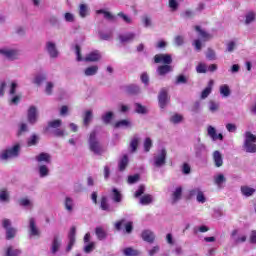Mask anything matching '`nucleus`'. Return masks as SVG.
<instances>
[{"mask_svg": "<svg viewBox=\"0 0 256 256\" xmlns=\"http://www.w3.org/2000/svg\"><path fill=\"white\" fill-rule=\"evenodd\" d=\"M135 37H137V34L134 32H127L119 35V41L120 43H133V41H135Z\"/></svg>", "mask_w": 256, "mask_h": 256, "instance_id": "nucleus-18", "label": "nucleus"}, {"mask_svg": "<svg viewBox=\"0 0 256 256\" xmlns=\"http://www.w3.org/2000/svg\"><path fill=\"white\" fill-rule=\"evenodd\" d=\"M215 167H223V155L219 150H216L212 154Z\"/></svg>", "mask_w": 256, "mask_h": 256, "instance_id": "nucleus-21", "label": "nucleus"}, {"mask_svg": "<svg viewBox=\"0 0 256 256\" xmlns=\"http://www.w3.org/2000/svg\"><path fill=\"white\" fill-rule=\"evenodd\" d=\"M219 107H220L219 102L210 101L208 104V108L211 113H217V111H219Z\"/></svg>", "mask_w": 256, "mask_h": 256, "instance_id": "nucleus-47", "label": "nucleus"}, {"mask_svg": "<svg viewBox=\"0 0 256 256\" xmlns=\"http://www.w3.org/2000/svg\"><path fill=\"white\" fill-rule=\"evenodd\" d=\"M64 21H66V23H75V14L66 12L64 14Z\"/></svg>", "mask_w": 256, "mask_h": 256, "instance_id": "nucleus-51", "label": "nucleus"}, {"mask_svg": "<svg viewBox=\"0 0 256 256\" xmlns=\"http://www.w3.org/2000/svg\"><path fill=\"white\" fill-rule=\"evenodd\" d=\"M115 129H131L133 127V124H131V121L124 119L116 122L114 124Z\"/></svg>", "mask_w": 256, "mask_h": 256, "instance_id": "nucleus-26", "label": "nucleus"}, {"mask_svg": "<svg viewBox=\"0 0 256 256\" xmlns=\"http://www.w3.org/2000/svg\"><path fill=\"white\" fill-rule=\"evenodd\" d=\"M29 231L30 235L34 237H39L40 235L39 228H37V225H35V219L33 218H30L29 220Z\"/></svg>", "mask_w": 256, "mask_h": 256, "instance_id": "nucleus-27", "label": "nucleus"}, {"mask_svg": "<svg viewBox=\"0 0 256 256\" xmlns=\"http://www.w3.org/2000/svg\"><path fill=\"white\" fill-rule=\"evenodd\" d=\"M38 173L40 177H49V167L47 165H39Z\"/></svg>", "mask_w": 256, "mask_h": 256, "instance_id": "nucleus-40", "label": "nucleus"}, {"mask_svg": "<svg viewBox=\"0 0 256 256\" xmlns=\"http://www.w3.org/2000/svg\"><path fill=\"white\" fill-rule=\"evenodd\" d=\"M21 251L19 250H13V247L9 246L7 249H6V254L5 256H18L20 255Z\"/></svg>", "mask_w": 256, "mask_h": 256, "instance_id": "nucleus-56", "label": "nucleus"}, {"mask_svg": "<svg viewBox=\"0 0 256 256\" xmlns=\"http://www.w3.org/2000/svg\"><path fill=\"white\" fill-rule=\"evenodd\" d=\"M55 87V83L47 82L45 86L46 95H53V88Z\"/></svg>", "mask_w": 256, "mask_h": 256, "instance_id": "nucleus-55", "label": "nucleus"}, {"mask_svg": "<svg viewBox=\"0 0 256 256\" xmlns=\"http://www.w3.org/2000/svg\"><path fill=\"white\" fill-rule=\"evenodd\" d=\"M192 113H199L201 111V102L196 101L190 108Z\"/></svg>", "mask_w": 256, "mask_h": 256, "instance_id": "nucleus-62", "label": "nucleus"}, {"mask_svg": "<svg viewBox=\"0 0 256 256\" xmlns=\"http://www.w3.org/2000/svg\"><path fill=\"white\" fill-rule=\"evenodd\" d=\"M158 103L160 109H165L167 107V103H169V95L167 94L166 89H162L158 95Z\"/></svg>", "mask_w": 256, "mask_h": 256, "instance_id": "nucleus-14", "label": "nucleus"}, {"mask_svg": "<svg viewBox=\"0 0 256 256\" xmlns=\"http://www.w3.org/2000/svg\"><path fill=\"white\" fill-rule=\"evenodd\" d=\"M173 71V66L171 64H164L157 68V73L161 77L167 75V73H171Z\"/></svg>", "mask_w": 256, "mask_h": 256, "instance_id": "nucleus-22", "label": "nucleus"}, {"mask_svg": "<svg viewBox=\"0 0 256 256\" xmlns=\"http://www.w3.org/2000/svg\"><path fill=\"white\" fill-rule=\"evenodd\" d=\"M141 237L143 241H146L147 243H153V241H155V233L151 230H144Z\"/></svg>", "mask_w": 256, "mask_h": 256, "instance_id": "nucleus-24", "label": "nucleus"}, {"mask_svg": "<svg viewBox=\"0 0 256 256\" xmlns=\"http://www.w3.org/2000/svg\"><path fill=\"white\" fill-rule=\"evenodd\" d=\"M183 122V115L181 114H173L170 117V123H173V125H179V123Z\"/></svg>", "mask_w": 256, "mask_h": 256, "instance_id": "nucleus-43", "label": "nucleus"}, {"mask_svg": "<svg viewBox=\"0 0 256 256\" xmlns=\"http://www.w3.org/2000/svg\"><path fill=\"white\" fill-rule=\"evenodd\" d=\"M179 201H181V193H172L170 196V203L175 205V203H178Z\"/></svg>", "mask_w": 256, "mask_h": 256, "instance_id": "nucleus-52", "label": "nucleus"}, {"mask_svg": "<svg viewBox=\"0 0 256 256\" xmlns=\"http://www.w3.org/2000/svg\"><path fill=\"white\" fill-rule=\"evenodd\" d=\"M78 15L80 19H87L89 15H91V8H89V5L85 3H81L78 5Z\"/></svg>", "mask_w": 256, "mask_h": 256, "instance_id": "nucleus-15", "label": "nucleus"}, {"mask_svg": "<svg viewBox=\"0 0 256 256\" xmlns=\"http://www.w3.org/2000/svg\"><path fill=\"white\" fill-rule=\"evenodd\" d=\"M134 199H136L140 205H151L154 201L153 195L145 193H135Z\"/></svg>", "mask_w": 256, "mask_h": 256, "instance_id": "nucleus-9", "label": "nucleus"}, {"mask_svg": "<svg viewBox=\"0 0 256 256\" xmlns=\"http://www.w3.org/2000/svg\"><path fill=\"white\" fill-rule=\"evenodd\" d=\"M123 253L125 256H135L137 255V250H134L133 248H126L123 250Z\"/></svg>", "mask_w": 256, "mask_h": 256, "instance_id": "nucleus-64", "label": "nucleus"}, {"mask_svg": "<svg viewBox=\"0 0 256 256\" xmlns=\"http://www.w3.org/2000/svg\"><path fill=\"white\" fill-rule=\"evenodd\" d=\"M139 141H140L139 136L135 135L134 137H132V139L130 141V145H129L130 153L137 152V147H139Z\"/></svg>", "mask_w": 256, "mask_h": 256, "instance_id": "nucleus-28", "label": "nucleus"}, {"mask_svg": "<svg viewBox=\"0 0 256 256\" xmlns=\"http://www.w3.org/2000/svg\"><path fill=\"white\" fill-rule=\"evenodd\" d=\"M207 133L212 141H223V134H217V129H215V127L208 126Z\"/></svg>", "mask_w": 256, "mask_h": 256, "instance_id": "nucleus-17", "label": "nucleus"}, {"mask_svg": "<svg viewBox=\"0 0 256 256\" xmlns=\"http://www.w3.org/2000/svg\"><path fill=\"white\" fill-rule=\"evenodd\" d=\"M128 165H129V156H127V154H125L118 161V169H119V171H125V169H127Z\"/></svg>", "mask_w": 256, "mask_h": 256, "instance_id": "nucleus-31", "label": "nucleus"}, {"mask_svg": "<svg viewBox=\"0 0 256 256\" xmlns=\"http://www.w3.org/2000/svg\"><path fill=\"white\" fill-rule=\"evenodd\" d=\"M73 245H75V228H71L69 233V243L66 247V253H69L71 249H73Z\"/></svg>", "mask_w": 256, "mask_h": 256, "instance_id": "nucleus-30", "label": "nucleus"}, {"mask_svg": "<svg viewBox=\"0 0 256 256\" xmlns=\"http://www.w3.org/2000/svg\"><path fill=\"white\" fill-rule=\"evenodd\" d=\"M226 130L228 133H236L237 132V125L233 123L226 124Z\"/></svg>", "mask_w": 256, "mask_h": 256, "instance_id": "nucleus-63", "label": "nucleus"}, {"mask_svg": "<svg viewBox=\"0 0 256 256\" xmlns=\"http://www.w3.org/2000/svg\"><path fill=\"white\" fill-rule=\"evenodd\" d=\"M153 160L154 167H163V165L167 163V150L165 148L158 150L157 153L154 154Z\"/></svg>", "mask_w": 256, "mask_h": 256, "instance_id": "nucleus-7", "label": "nucleus"}, {"mask_svg": "<svg viewBox=\"0 0 256 256\" xmlns=\"http://www.w3.org/2000/svg\"><path fill=\"white\" fill-rule=\"evenodd\" d=\"M61 245H62L61 237L54 236L51 247H50V251L52 255H57V253H59V249H61Z\"/></svg>", "mask_w": 256, "mask_h": 256, "instance_id": "nucleus-16", "label": "nucleus"}, {"mask_svg": "<svg viewBox=\"0 0 256 256\" xmlns=\"http://www.w3.org/2000/svg\"><path fill=\"white\" fill-rule=\"evenodd\" d=\"M214 83L215 82H213V80H210L208 82V86L201 93V99H207L209 95H211V92L213 91Z\"/></svg>", "mask_w": 256, "mask_h": 256, "instance_id": "nucleus-32", "label": "nucleus"}, {"mask_svg": "<svg viewBox=\"0 0 256 256\" xmlns=\"http://www.w3.org/2000/svg\"><path fill=\"white\" fill-rule=\"evenodd\" d=\"M102 121L105 123V125H109L111 121L113 120V112L109 111L102 115Z\"/></svg>", "mask_w": 256, "mask_h": 256, "instance_id": "nucleus-44", "label": "nucleus"}, {"mask_svg": "<svg viewBox=\"0 0 256 256\" xmlns=\"http://www.w3.org/2000/svg\"><path fill=\"white\" fill-rule=\"evenodd\" d=\"M91 241V234L86 233L84 236V248L83 251L84 253H93L95 251V242H90Z\"/></svg>", "mask_w": 256, "mask_h": 256, "instance_id": "nucleus-12", "label": "nucleus"}, {"mask_svg": "<svg viewBox=\"0 0 256 256\" xmlns=\"http://www.w3.org/2000/svg\"><path fill=\"white\" fill-rule=\"evenodd\" d=\"M142 23L144 25V27L147 29L149 27H151V25H153V22L151 20V17L149 16H143L142 17Z\"/></svg>", "mask_w": 256, "mask_h": 256, "instance_id": "nucleus-60", "label": "nucleus"}, {"mask_svg": "<svg viewBox=\"0 0 256 256\" xmlns=\"http://www.w3.org/2000/svg\"><path fill=\"white\" fill-rule=\"evenodd\" d=\"M97 15H104V19H107L108 21H115V16L111 14V12H107L103 9L96 11Z\"/></svg>", "mask_w": 256, "mask_h": 256, "instance_id": "nucleus-39", "label": "nucleus"}, {"mask_svg": "<svg viewBox=\"0 0 256 256\" xmlns=\"http://www.w3.org/2000/svg\"><path fill=\"white\" fill-rule=\"evenodd\" d=\"M85 77H94L97 73H99V66L92 65L84 69L83 71Z\"/></svg>", "mask_w": 256, "mask_h": 256, "instance_id": "nucleus-25", "label": "nucleus"}, {"mask_svg": "<svg viewBox=\"0 0 256 256\" xmlns=\"http://www.w3.org/2000/svg\"><path fill=\"white\" fill-rule=\"evenodd\" d=\"M37 143H39V136H37V135H32L29 139H28V141H27V145H28V147H33V146H35V145H37Z\"/></svg>", "mask_w": 256, "mask_h": 256, "instance_id": "nucleus-49", "label": "nucleus"}, {"mask_svg": "<svg viewBox=\"0 0 256 256\" xmlns=\"http://www.w3.org/2000/svg\"><path fill=\"white\" fill-rule=\"evenodd\" d=\"M154 63H162L163 65H171L173 57L171 54H156L154 56Z\"/></svg>", "mask_w": 256, "mask_h": 256, "instance_id": "nucleus-11", "label": "nucleus"}, {"mask_svg": "<svg viewBox=\"0 0 256 256\" xmlns=\"http://www.w3.org/2000/svg\"><path fill=\"white\" fill-rule=\"evenodd\" d=\"M19 204L22 207H27V209H31L33 207V201L29 200L28 198H22L19 200Z\"/></svg>", "mask_w": 256, "mask_h": 256, "instance_id": "nucleus-48", "label": "nucleus"}, {"mask_svg": "<svg viewBox=\"0 0 256 256\" xmlns=\"http://www.w3.org/2000/svg\"><path fill=\"white\" fill-rule=\"evenodd\" d=\"M197 73H207L208 67L205 63H199L196 67Z\"/></svg>", "mask_w": 256, "mask_h": 256, "instance_id": "nucleus-59", "label": "nucleus"}, {"mask_svg": "<svg viewBox=\"0 0 256 256\" xmlns=\"http://www.w3.org/2000/svg\"><path fill=\"white\" fill-rule=\"evenodd\" d=\"M206 57L209 59V61H215V59H217V54L215 53V50L208 48Z\"/></svg>", "mask_w": 256, "mask_h": 256, "instance_id": "nucleus-54", "label": "nucleus"}, {"mask_svg": "<svg viewBox=\"0 0 256 256\" xmlns=\"http://www.w3.org/2000/svg\"><path fill=\"white\" fill-rule=\"evenodd\" d=\"M62 123L63 122L60 119L52 120L48 122V127H50L51 129H59V126L62 125Z\"/></svg>", "mask_w": 256, "mask_h": 256, "instance_id": "nucleus-53", "label": "nucleus"}, {"mask_svg": "<svg viewBox=\"0 0 256 256\" xmlns=\"http://www.w3.org/2000/svg\"><path fill=\"white\" fill-rule=\"evenodd\" d=\"M64 207L68 213H71L73 211V208L75 207V202L73 201V198L66 197L64 200Z\"/></svg>", "mask_w": 256, "mask_h": 256, "instance_id": "nucleus-35", "label": "nucleus"}, {"mask_svg": "<svg viewBox=\"0 0 256 256\" xmlns=\"http://www.w3.org/2000/svg\"><path fill=\"white\" fill-rule=\"evenodd\" d=\"M2 225L6 229V239H13L17 235V229L11 228V220L4 219Z\"/></svg>", "mask_w": 256, "mask_h": 256, "instance_id": "nucleus-10", "label": "nucleus"}, {"mask_svg": "<svg viewBox=\"0 0 256 256\" xmlns=\"http://www.w3.org/2000/svg\"><path fill=\"white\" fill-rule=\"evenodd\" d=\"M195 31L198 33V39L194 40L193 46L195 47L196 51H201L203 47V43L213 39V36L207 33L205 30L201 29L200 26H195Z\"/></svg>", "mask_w": 256, "mask_h": 256, "instance_id": "nucleus-3", "label": "nucleus"}, {"mask_svg": "<svg viewBox=\"0 0 256 256\" xmlns=\"http://www.w3.org/2000/svg\"><path fill=\"white\" fill-rule=\"evenodd\" d=\"M20 153H21V144L16 143L1 151L0 161L2 163H7V161H11V159H17Z\"/></svg>", "mask_w": 256, "mask_h": 256, "instance_id": "nucleus-1", "label": "nucleus"}, {"mask_svg": "<svg viewBox=\"0 0 256 256\" xmlns=\"http://www.w3.org/2000/svg\"><path fill=\"white\" fill-rule=\"evenodd\" d=\"M96 236L100 241H103V239L107 237V234L105 233V230H103V228H96Z\"/></svg>", "mask_w": 256, "mask_h": 256, "instance_id": "nucleus-57", "label": "nucleus"}, {"mask_svg": "<svg viewBox=\"0 0 256 256\" xmlns=\"http://www.w3.org/2000/svg\"><path fill=\"white\" fill-rule=\"evenodd\" d=\"M0 55L8 61H17L21 55V50L14 46H3L0 48Z\"/></svg>", "mask_w": 256, "mask_h": 256, "instance_id": "nucleus-2", "label": "nucleus"}, {"mask_svg": "<svg viewBox=\"0 0 256 256\" xmlns=\"http://www.w3.org/2000/svg\"><path fill=\"white\" fill-rule=\"evenodd\" d=\"M75 51L77 61H85L86 63H97V61H101V52L97 50L88 53L84 58L81 57V48L79 46L75 47Z\"/></svg>", "mask_w": 256, "mask_h": 256, "instance_id": "nucleus-4", "label": "nucleus"}, {"mask_svg": "<svg viewBox=\"0 0 256 256\" xmlns=\"http://www.w3.org/2000/svg\"><path fill=\"white\" fill-rule=\"evenodd\" d=\"M27 119L31 125H35V123H37V108L35 106H31L29 108Z\"/></svg>", "mask_w": 256, "mask_h": 256, "instance_id": "nucleus-20", "label": "nucleus"}, {"mask_svg": "<svg viewBox=\"0 0 256 256\" xmlns=\"http://www.w3.org/2000/svg\"><path fill=\"white\" fill-rule=\"evenodd\" d=\"M89 149L94 155H101L103 153V146L101 142L97 140V133L95 131L90 133L89 137Z\"/></svg>", "mask_w": 256, "mask_h": 256, "instance_id": "nucleus-6", "label": "nucleus"}, {"mask_svg": "<svg viewBox=\"0 0 256 256\" xmlns=\"http://www.w3.org/2000/svg\"><path fill=\"white\" fill-rule=\"evenodd\" d=\"M134 107H135L136 113H138L139 115H147L148 113L147 107L141 105V103H135Z\"/></svg>", "mask_w": 256, "mask_h": 256, "instance_id": "nucleus-41", "label": "nucleus"}, {"mask_svg": "<svg viewBox=\"0 0 256 256\" xmlns=\"http://www.w3.org/2000/svg\"><path fill=\"white\" fill-rule=\"evenodd\" d=\"M45 49L51 59H57L59 57V50H57V44H55L54 42H46Z\"/></svg>", "mask_w": 256, "mask_h": 256, "instance_id": "nucleus-13", "label": "nucleus"}, {"mask_svg": "<svg viewBox=\"0 0 256 256\" xmlns=\"http://www.w3.org/2000/svg\"><path fill=\"white\" fill-rule=\"evenodd\" d=\"M44 81H47V73H38L35 75L33 83L35 85H41Z\"/></svg>", "mask_w": 256, "mask_h": 256, "instance_id": "nucleus-36", "label": "nucleus"}, {"mask_svg": "<svg viewBox=\"0 0 256 256\" xmlns=\"http://www.w3.org/2000/svg\"><path fill=\"white\" fill-rule=\"evenodd\" d=\"M100 209H102V211H109V200L105 196L101 197Z\"/></svg>", "mask_w": 256, "mask_h": 256, "instance_id": "nucleus-45", "label": "nucleus"}, {"mask_svg": "<svg viewBox=\"0 0 256 256\" xmlns=\"http://www.w3.org/2000/svg\"><path fill=\"white\" fill-rule=\"evenodd\" d=\"M93 121V110H87L83 117V125L89 127V124Z\"/></svg>", "mask_w": 256, "mask_h": 256, "instance_id": "nucleus-34", "label": "nucleus"}, {"mask_svg": "<svg viewBox=\"0 0 256 256\" xmlns=\"http://www.w3.org/2000/svg\"><path fill=\"white\" fill-rule=\"evenodd\" d=\"M139 179H141L139 174L130 175V176H128V183H129V185H133V184L139 182Z\"/></svg>", "mask_w": 256, "mask_h": 256, "instance_id": "nucleus-58", "label": "nucleus"}, {"mask_svg": "<svg viewBox=\"0 0 256 256\" xmlns=\"http://www.w3.org/2000/svg\"><path fill=\"white\" fill-rule=\"evenodd\" d=\"M254 21H255V13L248 12L246 14V20H245L246 25H250V23H253Z\"/></svg>", "mask_w": 256, "mask_h": 256, "instance_id": "nucleus-61", "label": "nucleus"}, {"mask_svg": "<svg viewBox=\"0 0 256 256\" xmlns=\"http://www.w3.org/2000/svg\"><path fill=\"white\" fill-rule=\"evenodd\" d=\"M117 17H120V19H122V21L127 25H131V23H133V18L123 12H119Z\"/></svg>", "mask_w": 256, "mask_h": 256, "instance_id": "nucleus-42", "label": "nucleus"}, {"mask_svg": "<svg viewBox=\"0 0 256 256\" xmlns=\"http://www.w3.org/2000/svg\"><path fill=\"white\" fill-rule=\"evenodd\" d=\"M205 144L201 143V139H198V143L194 145V150L196 153V157H201L203 151H205Z\"/></svg>", "mask_w": 256, "mask_h": 256, "instance_id": "nucleus-33", "label": "nucleus"}, {"mask_svg": "<svg viewBox=\"0 0 256 256\" xmlns=\"http://www.w3.org/2000/svg\"><path fill=\"white\" fill-rule=\"evenodd\" d=\"M214 183L217 187H223V184L227 183V178L223 174H217L214 176Z\"/></svg>", "mask_w": 256, "mask_h": 256, "instance_id": "nucleus-37", "label": "nucleus"}, {"mask_svg": "<svg viewBox=\"0 0 256 256\" xmlns=\"http://www.w3.org/2000/svg\"><path fill=\"white\" fill-rule=\"evenodd\" d=\"M242 149L245 153H256V136L253 133L245 132Z\"/></svg>", "mask_w": 256, "mask_h": 256, "instance_id": "nucleus-5", "label": "nucleus"}, {"mask_svg": "<svg viewBox=\"0 0 256 256\" xmlns=\"http://www.w3.org/2000/svg\"><path fill=\"white\" fill-rule=\"evenodd\" d=\"M187 81H189L187 76L180 74L176 77V80L174 83H175V85H185V84H187Z\"/></svg>", "mask_w": 256, "mask_h": 256, "instance_id": "nucleus-46", "label": "nucleus"}, {"mask_svg": "<svg viewBox=\"0 0 256 256\" xmlns=\"http://www.w3.org/2000/svg\"><path fill=\"white\" fill-rule=\"evenodd\" d=\"M151 147H153V141L151 140V138H146L144 140V151L146 153H149V151H151Z\"/></svg>", "mask_w": 256, "mask_h": 256, "instance_id": "nucleus-50", "label": "nucleus"}, {"mask_svg": "<svg viewBox=\"0 0 256 256\" xmlns=\"http://www.w3.org/2000/svg\"><path fill=\"white\" fill-rule=\"evenodd\" d=\"M37 163H51V154L42 152L35 157Z\"/></svg>", "mask_w": 256, "mask_h": 256, "instance_id": "nucleus-23", "label": "nucleus"}, {"mask_svg": "<svg viewBox=\"0 0 256 256\" xmlns=\"http://www.w3.org/2000/svg\"><path fill=\"white\" fill-rule=\"evenodd\" d=\"M220 95L222 97H229L231 95V88H229V85L224 84L219 87Z\"/></svg>", "mask_w": 256, "mask_h": 256, "instance_id": "nucleus-38", "label": "nucleus"}, {"mask_svg": "<svg viewBox=\"0 0 256 256\" xmlns=\"http://www.w3.org/2000/svg\"><path fill=\"white\" fill-rule=\"evenodd\" d=\"M125 91L128 95H139V93H141V88L138 85L131 84L126 86Z\"/></svg>", "mask_w": 256, "mask_h": 256, "instance_id": "nucleus-29", "label": "nucleus"}, {"mask_svg": "<svg viewBox=\"0 0 256 256\" xmlns=\"http://www.w3.org/2000/svg\"><path fill=\"white\" fill-rule=\"evenodd\" d=\"M122 225H124V227L126 229V233H131V231H133V222L125 223V220H120V221L116 222L114 227H115V229H117V231H121Z\"/></svg>", "mask_w": 256, "mask_h": 256, "instance_id": "nucleus-19", "label": "nucleus"}, {"mask_svg": "<svg viewBox=\"0 0 256 256\" xmlns=\"http://www.w3.org/2000/svg\"><path fill=\"white\" fill-rule=\"evenodd\" d=\"M231 239L236 245H241L247 241V233L240 229H235L231 232Z\"/></svg>", "mask_w": 256, "mask_h": 256, "instance_id": "nucleus-8", "label": "nucleus"}]
</instances>
